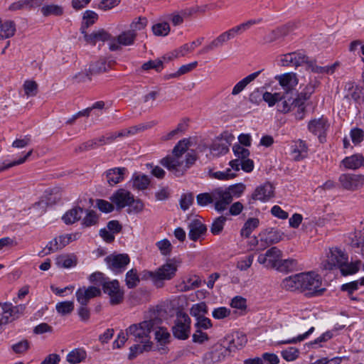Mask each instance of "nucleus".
I'll list each match as a JSON object with an SVG mask.
<instances>
[{
  "label": "nucleus",
  "mask_w": 364,
  "mask_h": 364,
  "mask_svg": "<svg viewBox=\"0 0 364 364\" xmlns=\"http://www.w3.org/2000/svg\"><path fill=\"white\" fill-rule=\"evenodd\" d=\"M282 257V250L277 247H272L267 250L265 253L260 254L257 257V262L267 268L276 269Z\"/></svg>",
  "instance_id": "obj_11"
},
{
  "label": "nucleus",
  "mask_w": 364,
  "mask_h": 364,
  "mask_svg": "<svg viewBox=\"0 0 364 364\" xmlns=\"http://www.w3.org/2000/svg\"><path fill=\"white\" fill-rule=\"evenodd\" d=\"M107 266L115 272H120L129 263L127 254L111 255L105 259Z\"/></svg>",
  "instance_id": "obj_17"
},
{
  "label": "nucleus",
  "mask_w": 364,
  "mask_h": 364,
  "mask_svg": "<svg viewBox=\"0 0 364 364\" xmlns=\"http://www.w3.org/2000/svg\"><path fill=\"white\" fill-rule=\"evenodd\" d=\"M230 314L231 311L230 309L221 306L214 309L212 312V316L214 318L220 320L228 317Z\"/></svg>",
  "instance_id": "obj_63"
},
{
  "label": "nucleus",
  "mask_w": 364,
  "mask_h": 364,
  "mask_svg": "<svg viewBox=\"0 0 364 364\" xmlns=\"http://www.w3.org/2000/svg\"><path fill=\"white\" fill-rule=\"evenodd\" d=\"M274 78L282 87L287 95L291 93L299 82L296 74L294 73L278 75H276Z\"/></svg>",
  "instance_id": "obj_16"
},
{
  "label": "nucleus",
  "mask_w": 364,
  "mask_h": 364,
  "mask_svg": "<svg viewBox=\"0 0 364 364\" xmlns=\"http://www.w3.org/2000/svg\"><path fill=\"white\" fill-rule=\"evenodd\" d=\"M226 218L225 216H220L217 218L213 223L210 231L213 235H218L223 230Z\"/></svg>",
  "instance_id": "obj_55"
},
{
  "label": "nucleus",
  "mask_w": 364,
  "mask_h": 364,
  "mask_svg": "<svg viewBox=\"0 0 364 364\" xmlns=\"http://www.w3.org/2000/svg\"><path fill=\"white\" fill-rule=\"evenodd\" d=\"M247 341V339L245 335L237 332L232 335V338L229 341V345L227 348L230 353L242 348L246 344Z\"/></svg>",
  "instance_id": "obj_34"
},
{
  "label": "nucleus",
  "mask_w": 364,
  "mask_h": 364,
  "mask_svg": "<svg viewBox=\"0 0 364 364\" xmlns=\"http://www.w3.org/2000/svg\"><path fill=\"white\" fill-rule=\"evenodd\" d=\"M117 210H122L133 202V195L124 188L116 191L109 198Z\"/></svg>",
  "instance_id": "obj_13"
},
{
  "label": "nucleus",
  "mask_w": 364,
  "mask_h": 364,
  "mask_svg": "<svg viewBox=\"0 0 364 364\" xmlns=\"http://www.w3.org/2000/svg\"><path fill=\"white\" fill-rule=\"evenodd\" d=\"M127 172V170L124 167H115L106 171L105 176L107 183L114 186L124 181Z\"/></svg>",
  "instance_id": "obj_23"
},
{
  "label": "nucleus",
  "mask_w": 364,
  "mask_h": 364,
  "mask_svg": "<svg viewBox=\"0 0 364 364\" xmlns=\"http://www.w3.org/2000/svg\"><path fill=\"white\" fill-rule=\"evenodd\" d=\"M190 141L183 139L179 141L173 149V156L182 158V155L188 150Z\"/></svg>",
  "instance_id": "obj_48"
},
{
  "label": "nucleus",
  "mask_w": 364,
  "mask_h": 364,
  "mask_svg": "<svg viewBox=\"0 0 364 364\" xmlns=\"http://www.w3.org/2000/svg\"><path fill=\"white\" fill-rule=\"evenodd\" d=\"M229 354L227 347L217 344L205 355L204 360L205 364H215L222 361Z\"/></svg>",
  "instance_id": "obj_19"
},
{
  "label": "nucleus",
  "mask_w": 364,
  "mask_h": 364,
  "mask_svg": "<svg viewBox=\"0 0 364 364\" xmlns=\"http://www.w3.org/2000/svg\"><path fill=\"white\" fill-rule=\"evenodd\" d=\"M23 90L27 96H35L38 91V85L33 80H26L23 84Z\"/></svg>",
  "instance_id": "obj_61"
},
{
  "label": "nucleus",
  "mask_w": 364,
  "mask_h": 364,
  "mask_svg": "<svg viewBox=\"0 0 364 364\" xmlns=\"http://www.w3.org/2000/svg\"><path fill=\"white\" fill-rule=\"evenodd\" d=\"M215 209L222 212L227 209L232 199L225 188H218L213 190Z\"/></svg>",
  "instance_id": "obj_15"
},
{
  "label": "nucleus",
  "mask_w": 364,
  "mask_h": 364,
  "mask_svg": "<svg viewBox=\"0 0 364 364\" xmlns=\"http://www.w3.org/2000/svg\"><path fill=\"white\" fill-rule=\"evenodd\" d=\"M101 294V291L99 288L90 286L89 287L79 288L76 293V299L80 305H87L89 301Z\"/></svg>",
  "instance_id": "obj_20"
},
{
  "label": "nucleus",
  "mask_w": 364,
  "mask_h": 364,
  "mask_svg": "<svg viewBox=\"0 0 364 364\" xmlns=\"http://www.w3.org/2000/svg\"><path fill=\"white\" fill-rule=\"evenodd\" d=\"M283 95V100H280V103L277 105V110L282 113H287L291 110V106L294 102L292 97H287L284 95Z\"/></svg>",
  "instance_id": "obj_54"
},
{
  "label": "nucleus",
  "mask_w": 364,
  "mask_h": 364,
  "mask_svg": "<svg viewBox=\"0 0 364 364\" xmlns=\"http://www.w3.org/2000/svg\"><path fill=\"white\" fill-rule=\"evenodd\" d=\"M16 32V26L12 21H6L1 23V38L12 37Z\"/></svg>",
  "instance_id": "obj_44"
},
{
  "label": "nucleus",
  "mask_w": 364,
  "mask_h": 364,
  "mask_svg": "<svg viewBox=\"0 0 364 364\" xmlns=\"http://www.w3.org/2000/svg\"><path fill=\"white\" fill-rule=\"evenodd\" d=\"M307 152V146L302 140L295 141L291 146V154L295 161H300L306 157Z\"/></svg>",
  "instance_id": "obj_31"
},
{
  "label": "nucleus",
  "mask_w": 364,
  "mask_h": 364,
  "mask_svg": "<svg viewBox=\"0 0 364 364\" xmlns=\"http://www.w3.org/2000/svg\"><path fill=\"white\" fill-rule=\"evenodd\" d=\"M259 240L254 238L255 245L258 246L257 250H263L269 246L278 243L284 238V233L274 228H268L259 234Z\"/></svg>",
  "instance_id": "obj_6"
},
{
  "label": "nucleus",
  "mask_w": 364,
  "mask_h": 364,
  "mask_svg": "<svg viewBox=\"0 0 364 364\" xmlns=\"http://www.w3.org/2000/svg\"><path fill=\"white\" fill-rule=\"evenodd\" d=\"M262 71V70L251 73L237 82L232 90V95L235 96L242 92L250 82L259 76Z\"/></svg>",
  "instance_id": "obj_28"
},
{
  "label": "nucleus",
  "mask_w": 364,
  "mask_h": 364,
  "mask_svg": "<svg viewBox=\"0 0 364 364\" xmlns=\"http://www.w3.org/2000/svg\"><path fill=\"white\" fill-rule=\"evenodd\" d=\"M282 287L283 289L287 291H301L302 286L301 282V273L288 277L283 279L282 282Z\"/></svg>",
  "instance_id": "obj_29"
},
{
  "label": "nucleus",
  "mask_w": 364,
  "mask_h": 364,
  "mask_svg": "<svg viewBox=\"0 0 364 364\" xmlns=\"http://www.w3.org/2000/svg\"><path fill=\"white\" fill-rule=\"evenodd\" d=\"M191 320L187 314L182 311L177 312L174 325L172 327L173 335L180 340L187 339L191 332Z\"/></svg>",
  "instance_id": "obj_5"
},
{
  "label": "nucleus",
  "mask_w": 364,
  "mask_h": 364,
  "mask_svg": "<svg viewBox=\"0 0 364 364\" xmlns=\"http://www.w3.org/2000/svg\"><path fill=\"white\" fill-rule=\"evenodd\" d=\"M360 265V262L348 263V261L344 262L340 267L341 272L343 275H348L356 273Z\"/></svg>",
  "instance_id": "obj_46"
},
{
  "label": "nucleus",
  "mask_w": 364,
  "mask_h": 364,
  "mask_svg": "<svg viewBox=\"0 0 364 364\" xmlns=\"http://www.w3.org/2000/svg\"><path fill=\"white\" fill-rule=\"evenodd\" d=\"M282 356L287 361L295 360L299 355V350L298 348L294 347H289L282 351Z\"/></svg>",
  "instance_id": "obj_53"
},
{
  "label": "nucleus",
  "mask_w": 364,
  "mask_h": 364,
  "mask_svg": "<svg viewBox=\"0 0 364 364\" xmlns=\"http://www.w3.org/2000/svg\"><path fill=\"white\" fill-rule=\"evenodd\" d=\"M283 95L279 92L272 93L269 92H265L262 95V99L266 102L269 107H273L280 100H283Z\"/></svg>",
  "instance_id": "obj_45"
},
{
  "label": "nucleus",
  "mask_w": 364,
  "mask_h": 364,
  "mask_svg": "<svg viewBox=\"0 0 364 364\" xmlns=\"http://www.w3.org/2000/svg\"><path fill=\"white\" fill-rule=\"evenodd\" d=\"M125 282L126 285L129 289H132L137 286L139 282V277L136 269H132L127 272Z\"/></svg>",
  "instance_id": "obj_43"
},
{
  "label": "nucleus",
  "mask_w": 364,
  "mask_h": 364,
  "mask_svg": "<svg viewBox=\"0 0 364 364\" xmlns=\"http://www.w3.org/2000/svg\"><path fill=\"white\" fill-rule=\"evenodd\" d=\"M157 124L156 121H150L146 123H141L128 128L129 135H134L139 132L150 129Z\"/></svg>",
  "instance_id": "obj_47"
},
{
  "label": "nucleus",
  "mask_w": 364,
  "mask_h": 364,
  "mask_svg": "<svg viewBox=\"0 0 364 364\" xmlns=\"http://www.w3.org/2000/svg\"><path fill=\"white\" fill-rule=\"evenodd\" d=\"M146 26V23L141 19L133 22L130 27L131 29L122 32L117 38L112 39L109 43V48L112 51L118 50L121 46H129L134 43L137 30H141Z\"/></svg>",
  "instance_id": "obj_3"
},
{
  "label": "nucleus",
  "mask_w": 364,
  "mask_h": 364,
  "mask_svg": "<svg viewBox=\"0 0 364 364\" xmlns=\"http://www.w3.org/2000/svg\"><path fill=\"white\" fill-rule=\"evenodd\" d=\"M41 11L44 16H58L63 14V8L58 4H46L41 7Z\"/></svg>",
  "instance_id": "obj_38"
},
{
  "label": "nucleus",
  "mask_w": 364,
  "mask_h": 364,
  "mask_svg": "<svg viewBox=\"0 0 364 364\" xmlns=\"http://www.w3.org/2000/svg\"><path fill=\"white\" fill-rule=\"evenodd\" d=\"M107 144L105 136H102L99 138H96L92 140H90L84 144L85 149L86 150L93 149H96L97 147H100L101 146Z\"/></svg>",
  "instance_id": "obj_60"
},
{
  "label": "nucleus",
  "mask_w": 364,
  "mask_h": 364,
  "mask_svg": "<svg viewBox=\"0 0 364 364\" xmlns=\"http://www.w3.org/2000/svg\"><path fill=\"white\" fill-rule=\"evenodd\" d=\"M160 163L176 177L181 176L185 173V168L182 158L176 157L173 155L167 156L163 158L160 161Z\"/></svg>",
  "instance_id": "obj_12"
},
{
  "label": "nucleus",
  "mask_w": 364,
  "mask_h": 364,
  "mask_svg": "<svg viewBox=\"0 0 364 364\" xmlns=\"http://www.w3.org/2000/svg\"><path fill=\"white\" fill-rule=\"evenodd\" d=\"M273 196L274 187L270 183L267 182L256 188L252 194V199L266 202L272 198Z\"/></svg>",
  "instance_id": "obj_22"
},
{
  "label": "nucleus",
  "mask_w": 364,
  "mask_h": 364,
  "mask_svg": "<svg viewBox=\"0 0 364 364\" xmlns=\"http://www.w3.org/2000/svg\"><path fill=\"white\" fill-rule=\"evenodd\" d=\"M177 271V265L173 262H167L155 272H149V276L157 287L162 286V281L171 279Z\"/></svg>",
  "instance_id": "obj_7"
},
{
  "label": "nucleus",
  "mask_w": 364,
  "mask_h": 364,
  "mask_svg": "<svg viewBox=\"0 0 364 364\" xmlns=\"http://www.w3.org/2000/svg\"><path fill=\"white\" fill-rule=\"evenodd\" d=\"M296 265L297 262L294 259H282L280 258L275 269L279 272H289L294 270Z\"/></svg>",
  "instance_id": "obj_42"
},
{
  "label": "nucleus",
  "mask_w": 364,
  "mask_h": 364,
  "mask_svg": "<svg viewBox=\"0 0 364 364\" xmlns=\"http://www.w3.org/2000/svg\"><path fill=\"white\" fill-rule=\"evenodd\" d=\"M86 358V352L82 349H75L67 355V361L71 364H77Z\"/></svg>",
  "instance_id": "obj_40"
},
{
  "label": "nucleus",
  "mask_w": 364,
  "mask_h": 364,
  "mask_svg": "<svg viewBox=\"0 0 364 364\" xmlns=\"http://www.w3.org/2000/svg\"><path fill=\"white\" fill-rule=\"evenodd\" d=\"M338 180L342 187L347 190L354 191L364 185L363 175L343 173Z\"/></svg>",
  "instance_id": "obj_14"
},
{
  "label": "nucleus",
  "mask_w": 364,
  "mask_h": 364,
  "mask_svg": "<svg viewBox=\"0 0 364 364\" xmlns=\"http://www.w3.org/2000/svg\"><path fill=\"white\" fill-rule=\"evenodd\" d=\"M307 56L301 53H289L281 56L280 63L282 66L298 67L304 63L306 64Z\"/></svg>",
  "instance_id": "obj_21"
},
{
  "label": "nucleus",
  "mask_w": 364,
  "mask_h": 364,
  "mask_svg": "<svg viewBox=\"0 0 364 364\" xmlns=\"http://www.w3.org/2000/svg\"><path fill=\"white\" fill-rule=\"evenodd\" d=\"M259 224V220L257 218H248L241 229L240 234L242 236L248 237L254 230H255Z\"/></svg>",
  "instance_id": "obj_36"
},
{
  "label": "nucleus",
  "mask_w": 364,
  "mask_h": 364,
  "mask_svg": "<svg viewBox=\"0 0 364 364\" xmlns=\"http://www.w3.org/2000/svg\"><path fill=\"white\" fill-rule=\"evenodd\" d=\"M81 32L84 34V38L86 42L92 45H95L98 41H105L109 39V34L103 30L87 34L85 32L84 26H82Z\"/></svg>",
  "instance_id": "obj_26"
},
{
  "label": "nucleus",
  "mask_w": 364,
  "mask_h": 364,
  "mask_svg": "<svg viewBox=\"0 0 364 364\" xmlns=\"http://www.w3.org/2000/svg\"><path fill=\"white\" fill-rule=\"evenodd\" d=\"M83 214V208L80 207H75L64 214L63 216V220L67 225L73 224L80 220Z\"/></svg>",
  "instance_id": "obj_32"
},
{
  "label": "nucleus",
  "mask_w": 364,
  "mask_h": 364,
  "mask_svg": "<svg viewBox=\"0 0 364 364\" xmlns=\"http://www.w3.org/2000/svg\"><path fill=\"white\" fill-rule=\"evenodd\" d=\"M253 259L254 256L252 255L244 257L237 261V267L241 271H245L251 267Z\"/></svg>",
  "instance_id": "obj_62"
},
{
  "label": "nucleus",
  "mask_w": 364,
  "mask_h": 364,
  "mask_svg": "<svg viewBox=\"0 0 364 364\" xmlns=\"http://www.w3.org/2000/svg\"><path fill=\"white\" fill-rule=\"evenodd\" d=\"M319 81L316 79L311 80L300 93V97L304 100L309 99L312 93L314 92L315 89L319 85Z\"/></svg>",
  "instance_id": "obj_51"
},
{
  "label": "nucleus",
  "mask_w": 364,
  "mask_h": 364,
  "mask_svg": "<svg viewBox=\"0 0 364 364\" xmlns=\"http://www.w3.org/2000/svg\"><path fill=\"white\" fill-rule=\"evenodd\" d=\"M232 150L236 159L230 161V166L233 171H238L240 170L239 161L247 158L250 155V151L240 144H235L232 147Z\"/></svg>",
  "instance_id": "obj_25"
},
{
  "label": "nucleus",
  "mask_w": 364,
  "mask_h": 364,
  "mask_svg": "<svg viewBox=\"0 0 364 364\" xmlns=\"http://www.w3.org/2000/svg\"><path fill=\"white\" fill-rule=\"evenodd\" d=\"M102 285L105 294L109 296V302L112 305L119 304L123 301L124 293L117 280L104 282Z\"/></svg>",
  "instance_id": "obj_8"
},
{
  "label": "nucleus",
  "mask_w": 364,
  "mask_h": 364,
  "mask_svg": "<svg viewBox=\"0 0 364 364\" xmlns=\"http://www.w3.org/2000/svg\"><path fill=\"white\" fill-rule=\"evenodd\" d=\"M30 348V343L28 340H22L11 346V349L15 353H25Z\"/></svg>",
  "instance_id": "obj_59"
},
{
  "label": "nucleus",
  "mask_w": 364,
  "mask_h": 364,
  "mask_svg": "<svg viewBox=\"0 0 364 364\" xmlns=\"http://www.w3.org/2000/svg\"><path fill=\"white\" fill-rule=\"evenodd\" d=\"M342 164L346 168L355 170L364 167V156L362 154H353L342 160Z\"/></svg>",
  "instance_id": "obj_30"
},
{
  "label": "nucleus",
  "mask_w": 364,
  "mask_h": 364,
  "mask_svg": "<svg viewBox=\"0 0 364 364\" xmlns=\"http://www.w3.org/2000/svg\"><path fill=\"white\" fill-rule=\"evenodd\" d=\"M97 17L98 16L95 12L90 10L86 11L83 15L84 22L82 26H84L85 29L92 25Z\"/></svg>",
  "instance_id": "obj_64"
},
{
  "label": "nucleus",
  "mask_w": 364,
  "mask_h": 364,
  "mask_svg": "<svg viewBox=\"0 0 364 364\" xmlns=\"http://www.w3.org/2000/svg\"><path fill=\"white\" fill-rule=\"evenodd\" d=\"M55 309L61 316L68 315L74 310V302L73 301L58 302L55 305Z\"/></svg>",
  "instance_id": "obj_41"
},
{
  "label": "nucleus",
  "mask_w": 364,
  "mask_h": 364,
  "mask_svg": "<svg viewBox=\"0 0 364 364\" xmlns=\"http://www.w3.org/2000/svg\"><path fill=\"white\" fill-rule=\"evenodd\" d=\"M158 320H146L139 323L131 325L127 329V333L134 337V341L139 343L130 347L129 358H136L139 354L151 350L152 342L150 341V333L156 328Z\"/></svg>",
  "instance_id": "obj_1"
},
{
  "label": "nucleus",
  "mask_w": 364,
  "mask_h": 364,
  "mask_svg": "<svg viewBox=\"0 0 364 364\" xmlns=\"http://www.w3.org/2000/svg\"><path fill=\"white\" fill-rule=\"evenodd\" d=\"M202 40L203 38L197 39L196 41H193L191 44H184L183 46L174 50L171 53V56L169 57V60L186 55L187 53L193 50L196 47L200 46L202 43Z\"/></svg>",
  "instance_id": "obj_33"
},
{
  "label": "nucleus",
  "mask_w": 364,
  "mask_h": 364,
  "mask_svg": "<svg viewBox=\"0 0 364 364\" xmlns=\"http://www.w3.org/2000/svg\"><path fill=\"white\" fill-rule=\"evenodd\" d=\"M192 14L191 9L182 10L180 12H174L168 15V19L173 26H178L183 22V18Z\"/></svg>",
  "instance_id": "obj_39"
},
{
  "label": "nucleus",
  "mask_w": 364,
  "mask_h": 364,
  "mask_svg": "<svg viewBox=\"0 0 364 364\" xmlns=\"http://www.w3.org/2000/svg\"><path fill=\"white\" fill-rule=\"evenodd\" d=\"M234 136L227 132H223L212 144L211 153L215 156L225 154L229 151V147L234 140Z\"/></svg>",
  "instance_id": "obj_9"
},
{
  "label": "nucleus",
  "mask_w": 364,
  "mask_h": 364,
  "mask_svg": "<svg viewBox=\"0 0 364 364\" xmlns=\"http://www.w3.org/2000/svg\"><path fill=\"white\" fill-rule=\"evenodd\" d=\"M198 65V62L194 61L189 64L183 65L179 68V69L174 73L171 74L170 76L171 77H178L182 75L188 73L195 69Z\"/></svg>",
  "instance_id": "obj_58"
},
{
  "label": "nucleus",
  "mask_w": 364,
  "mask_h": 364,
  "mask_svg": "<svg viewBox=\"0 0 364 364\" xmlns=\"http://www.w3.org/2000/svg\"><path fill=\"white\" fill-rule=\"evenodd\" d=\"M208 313V306L204 302L193 305L190 309V314L196 318L203 316Z\"/></svg>",
  "instance_id": "obj_50"
},
{
  "label": "nucleus",
  "mask_w": 364,
  "mask_h": 364,
  "mask_svg": "<svg viewBox=\"0 0 364 364\" xmlns=\"http://www.w3.org/2000/svg\"><path fill=\"white\" fill-rule=\"evenodd\" d=\"M227 191L230 193L232 199L233 198H239L245 191V186L242 183H238L225 188Z\"/></svg>",
  "instance_id": "obj_57"
},
{
  "label": "nucleus",
  "mask_w": 364,
  "mask_h": 364,
  "mask_svg": "<svg viewBox=\"0 0 364 364\" xmlns=\"http://www.w3.org/2000/svg\"><path fill=\"white\" fill-rule=\"evenodd\" d=\"M308 69L311 70L312 72L316 73H321V74H332L335 72L336 68L338 66V63H335L332 64L331 65H326V66H318L313 61H308L306 63Z\"/></svg>",
  "instance_id": "obj_35"
},
{
  "label": "nucleus",
  "mask_w": 364,
  "mask_h": 364,
  "mask_svg": "<svg viewBox=\"0 0 364 364\" xmlns=\"http://www.w3.org/2000/svg\"><path fill=\"white\" fill-rule=\"evenodd\" d=\"M98 222V216L93 210H87L86 215L82 220V225L84 227H90L95 225Z\"/></svg>",
  "instance_id": "obj_52"
},
{
  "label": "nucleus",
  "mask_w": 364,
  "mask_h": 364,
  "mask_svg": "<svg viewBox=\"0 0 364 364\" xmlns=\"http://www.w3.org/2000/svg\"><path fill=\"white\" fill-rule=\"evenodd\" d=\"M188 236L191 240L196 241L206 232V227L200 220H194L188 225Z\"/></svg>",
  "instance_id": "obj_27"
},
{
  "label": "nucleus",
  "mask_w": 364,
  "mask_h": 364,
  "mask_svg": "<svg viewBox=\"0 0 364 364\" xmlns=\"http://www.w3.org/2000/svg\"><path fill=\"white\" fill-rule=\"evenodd\" d=\"M26 309L24 304L13 306L11 303L1 305V325L7 324L17 319Z\"/></svg>",
  "instance_id": "obj_10"
},
{
  "label": "nucleus",
  "mask_w": 364,
  "mask_h": 364,
  "mask_svg": "<svg viewBox=\"0 0 364 364\" xmlns=\"http://www.w3.org/2000/svg\"><path fill=\"white\" fill-rule=\"evenodd\" d=\"M328 127V122L323 117L311 120L308 125L309 130L317 135L321 142L324 138L323 135L326 133Z\"/></svg>",
  "instance_id": "obj_24"
},
{
  "label": "nucleus",
  "mask_w": 364,
  "mask_h": 364,
  "mask_svg": "<svg viewBox=\"0 0 364 364\" xmlns=\"http://www.w3.org/2000/svg\"><path fill=\"white\" fill-rule=\"evenodd\" d=\"M261 21V19L249 20L222 33L213 41H212L208 45L203 48V49L200 51V53L205 54L214 49L222 47L223 44L228 42L229 40L235 38L237 35H240L245 31L248 30L252 26L260 23Z\"/></svg>",
  "instance_id": "obj_2"
},
{
  "label": "nucleus",
  "mask_w": 364,
  "mask_h": 364,
  "mask_svg": "<svg viewBox=\"0 0 364 364\" xmlns=\"http://www.w3.org/2000/svg\"><path fill=\"white\" fill-rule=\"evenodd\" d=\"M170 26L168 23H159L152 26V31L156 36H166L170 32Z\"/></svg>",
  "instance_id": "obj_49"
},
{
  "label": "nucleus",
  "mask_w": 364,
  "mask_h": 364,
  "mask_svg": "<svg viewBox=\"0 0 364 364\" xmlns=\"http://www.w3.org/2000/svg\"><path fill=\"white\" fill-rule=\"evenodd\" d=\"M196 201L198 205L205 206L214 202L213 191L208 193H200L196 197Z\"/></svg>",
  "instance_id": "obj_56"
},
{
  "label": "nucleus",
  "mask_w": 364,
  "mask_h": 364,
  "mask_svg": "<svg viewBox=\"0 0 364 364\" xmlns=\"http://www.w3.org/2000/svg\"><path fill=\"white\" fill-rule=\"evenodd\" d=\"M347 262V256L341 250L332 248L328 255V259L323 264L326 269H332L334 267H341V265Z\"/></svg>",
  "instance_id": "obj_18"
},
{
  "label": "nucleus",
  "mask_w": 364,
  "mask_h": 364,
  "mask_svg": "<svg viewBox=\"0 0 364 364\" xmlns=\"http://www.w3.org/2000/svg\"><path fill=\"white\" fill-rule=\"evenodd\" d=\"M301 291L310 296L321 295L325 288L322 287L321 277L314 272L301 273Z\"/></svg>",
  "instance_id": "obj_4"
},
{
  "label": "nucleus",
  "mask_w": 364,
  "mask_h": 364,
  "mask_svg": "<svg viewBox=\"0 0 364 364\" xmlns=\"http://www.w3.org/2000/svg\"><path fill=\"white\" fill-rule=\"evenodd\" d=\"M132 183L134 188L145 190L150 183V179L144 174L134 173L132 176Z\"/></svg>",
  "instance_id": "obj_37"
}]
</instances>
